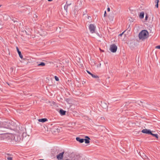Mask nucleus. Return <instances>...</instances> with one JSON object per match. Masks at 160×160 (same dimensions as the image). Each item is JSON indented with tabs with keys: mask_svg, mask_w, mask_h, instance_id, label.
Listing matches in <instances>:
<instances>
[{
	"mask_svg": "<svg viewBox=\"0 0 160 160\" xmlns=\"http://www.w3.org/2000/svg\"><path fill=\"white\" fill-rule=\"evenodd\" d=\"M91 76L92 77L94 78H99L98 76L97 75H95L92 74Z\"/></svg>",
	"mask_w": 160,
	"mask_h": 160,
	"instance_id": "f3484780",
	"label": "nucleus"
},
{
	"mask_svg": "<svg viewBox=\"0 0 160 160\" xmlns=\"http://www.w3.org/2000/svg\"><path fill=\"white\" fill-rule=\"evenodd\" d=\"M52 0H48V1H52Z\"/></svg>",
	"mask_w": 160,
	"mask_h": 160,
	"instance_id": "7c9ffc66",
	"label": "nucleus"
},
{
	"mask_svg": "<svg viewBox=\"0 0 160 160\" xmlns=\"http://www.w3.org/2000/svg\"><path fill=\"white\" fill-rule=\"evenodd\" d=\"M89 18H90V16H88V18L89 19Z\"/></svg>",
	"mask_w": 160,
	"mask_h": 160,
	"instance_id": "2f4dec72",
	"label": "nucleus"
},
{
	"mask_svg": "<svg viewBox=\"0 0 160 160\" xmlns=\"http://www.w3.org/2000/svg\"><path fill=\"white\" fill-rule=\"evenodd\" d=\"M23 140V138L19 135H15L14 136L13 140L16 142H21Z\"/></svg>",
	"mask_w": 160,
	"mask_h": 160,
	"instance_id": "f03ea898",
	"label": "nucleus"
},
{
	"mask_svg": "<svg viewBox=\"0 0 160 160\" xmlns=\"http://www.w3.org/2000/svg\"><path fill=\"white\" fill-rule=\"evenodd\" d=\"M64 152H63L62 153H59L58 155L57 156V158L58 159H61L62 158L63 155L64 153Z\"/></svg>",
	"mask_w": 160,
	"mask_h": 160,
	"instance_id": "423d86ee",
	"label": "nucleus"
},
{
	"mask_svg": "<svg viewBox=\"0 0 160 160\" xmlns=\"http://www.w3.org/2000/svg\"><path fill=\"white\" fill-rule=\"evenodd\" d=\"M45 65V63L43 62H41L40 64H38V66H44Z\"/></svg>",
	"mask_w": 160,
	"mask_h": 160,
	"instance_id": "dca6fc26",
	"label": "nucleus"
},
{
	"mask_svg": "<svg viewBox=\"0 0 160 160\" xmlns=\"http://www.w3.org/2000/svg\"><path fill=\"white\" fill-rule=\"evenodd\" d=\"M16 49H17V51L19 55V56L21 58V59H22V58H23V56L22 55V54H21V52L19 51V49L18 48V47H16Z\"/></svg>",
	"mask_w": 160,
	"mask_h": 160,
	"instance_id": "9d476101",
	"label": "nucleus"
},
{
	"mask_svg": "<svg viewBox=\"0 0 160 160\" xmlns=\"http://www.w3.org/2000/svg\"><path fill=\"white\" fill-rule=\"evenodd\" d=\"M106 11H105V12H104V17H105V15H106Z\"/></svg>",
	"mask_w": 160,
	"mask_h": 160,
	"instance_id": "c85d7f7f",
	"label": "nucleus"
},
{
	"mask_svg": "<svg viewBox=\"0 0 160 160\" xmlns=\"http://www.w3.org/2000/svg\"><path fill=\"white\" fill-rule=\"evenodd\" d=\"M101 106L104 108L106 109L108 107V105L105 102H101Z\"/></svg>",
	"mask_w": 160,
	"mask_h": 160,
	"instance_id": "6e6552de",
	"label": "nucleus"
},
{
	"mask_svg": "<svg viewBox=\"0 0 160 160\" xmlns=\"http://www.w3.org/2000/svg\"><path fill=\"white\" fill-rule=\"evenodd\" d=\"M12 156L11 154L9 153H6L5 154V157H9Z\"/></svg>",
	"mask_w": 160,
	"mask_h": 160,
	"instance_id": "6ab92c4d",
	"label": "nucleus"
},
{
	"mask_svg": "<svg viewBox=\"0 0 160 160\" xmlns=\"http://www.w3.org/2000/svg\"><path fill=\"white\" fill-rule=\"evenodd\" d=\"M152 132H153V131H151L150 135H152L153 137L156 138H158V135L157 134L153 133Z\"/></svg>",
	"mask_w": 160,
	"mask_h": 160,
	"instance_id": "ddd939ff",
	"label": "nucleus"
},
{
	"mask_svg": "<svg viewBox=\"0 0 160 160\" xmlns=\"http://www.w3.org/2000/svg\"><path fill=\"white\" fill-rule=\"evenodd\" d=\"M59 112L61 115H64L65 114L66 111L62 110V109H60L59 110Z\"/></svg>",
	"mask_w": 160,
	"mask_h": 160,
	"instance_id": "9b49d317",
	"label": "nucleus"
},
{
	"mask_svg": "<svg viewBox=\"0 0 160 160\" xmlns=\"http://www.w3.org/2000/svg\"><path fill=\"white\" fill-rule=\"evenodd\" d=\"M7 159L8 160H12V157H7Z\"/></svg>",
	"mask_w": 160,
	"mask_h": 160,
	"instance_id": "4be33fe9",
	"label": "nucleus"
},
{
	"mask_svg": "<svg viewBox=\"0 0 160 160\" xmlns=\"http://www.w3.org/2000/svg\"><path fill=\"white\" fill-rule=\"evenodd\" d=\"M68 7L66 5H65L64 6V9L66 11V12H67Z\"/></svg>",
	"mask_w": 160,
	"mask_h": 160,
	"instance_id": "aec40b11",
	"label": "nucleus"
},
{
	"mask_svg": "<svg viewBox=\"0 0 160 160\" xmlns=\"http://www.w3.org/2000/svg\"><path fill=\"white\" fill-rule=\"evenodd\" d=\"M100 49V50H101V51H102V52H104V50H101V49Z\"/></svg>",
	"mask_w": 160,
	"mask_h": 160,
	"instance_id": "c756f323",
	"label": "nucleus"
},
{
	"mask_svg": "<svg viewBox=\"0 0 160 160\" xmlns=\"http://www.w3.org/2000/svg\"><path fill=\"white\" fill-rule=\"evenodd\" d=\"M96 27L93 24H90L89 27V29L91 33H93L95 32Z\"/></svg>",
	"mask_w": 160,
	"mask_h": 160,
	"instance_id": "20e7f679",
	"label": "nucleus"
},
{
	"mask_svg": "<svg viewBox=\"0 0 160 160\" xmlns=\"http://www.w3.org/2000/svg\"><path fill=\"white\" fill-rule=\"evenodd\" d=\"M87 71V72L90 75H91V74H92V73L91 72H90L89 71Z\"/></svg>",
	"mask_w": 160,
	"mask_h": 160,
	"instance_id": "a878e982",
	"label": "nucleus"
},
{
	"mask_svg": "<svg viewBox=\"0 0 160 160\" xmlns=\"http://www.w3.org/2000/svg\"><path fill=\"white\" fill-rule=\"evenodd\" d=\"M38 121L42 122H44L47 121L48 120L46 118H43L42 119H38Z\"/></svg>",
	"mask_w": 160,
	"mask_h": 160,
	"instance_id": "f8f14e48",
	"label": "nucleus"
},
{
	"mask_svg": "<svg viewBox=\"0 0 160 160\" xmlns=\"http://www.w3.org/2000/svg\"><path fill=\"white\" fill-rule=\"evenodd\" d=\"M155 48H157V49H160V45H158V46H156L155 47Z\"/></svg>",
	"mask_w": 160,
	"mask_h": 160,
	"instance_id": "393cba45",
	"label": "nucleus"
},
{
	"mask_svg": "<svg viewBox=\"0 0 160 160\" xmlns=\"http://www.w3.org/2000/svg\"><path fill=\"white\" fill-rule=\"evenodd\" d=\"M76 140L81 143H82L84 142L83 139L81 138L80 137H77L76 138Z\"/></svg>",
	"mask_w": 160,
	"mask_h": 160,
	"instance_id": "1a4fd4ad",
	"label": "nucleus"
},
{
	"mask_svg": "<svg viewBox=\"0 0 160 160\" xmlns=\"http://www.w3.org/2000/svg\"><path fill=\"white\" fill-rule=\"evenodd\" d=\"M105 127H104L103 126H100L99 127V129H100V130H102L103 129H105Z\"/></svg>",
	"mask_w": 160,
	"mask_h": 160,
	"instance_id": "a211bd4d",
	"label": "nucleus"
},
{
	"mask_svg": "<svg viewBox=\"0 0 160 160\" xmlns=\"http://www.w3.org/2000/svg\"><path fill=\"white\" fill-rule=\"evenodd\" d=\"M71 3H68V2H66V5L68 7L69 6H70V5H71Z\"/></svg>",
	"mask_w": 160,
	"mask_h": 160,
	"instance_id": "b1692460",
	"label": "nucleus"
},
{
	"mask_svg": "<svg viewBox=\"0 0 160 160\" xmlns=\"http://www.w3.org/2000/svg\"><path fill=\"white\" fill-rule=\"evenodd\" d=\"M148 15L147 14H146V16H145V19L146 21H147L148 20Z\"/></svg>",
	"mask_w": 160,
	"mask_h": 160,
	"instance_id": "5701e85b",
	"label": "nucleus"
},
{
	"mask_svg": "<svg viewBox=\"0 0 160 160\" xmlns=\"http://www.w3.org/2000/svg\"><path fill=\"white\" fill-rule=\"evenodd\" d=\"M144 16V13L143 12H141L139 14V18L141 19L143 18Z\"/></svg>",
	"mask_w": 160,
	"mask_h": 160,
	"instance_id": "4468645a",
	"label": "nucleus"
},
{
	"mask_svg": "<svg viewBox=\"0 0 160 160\" xmlns=\"http://www.w3.org/2000/svg\"><path fill=\"white\" fill-rule=\"evenodd\" d=\"M148 32L145 30H142L139 34L138 37L140 39L142 40L147 38L148 37Z\"/></svg>",
	"mask_w": 160,
	"mask_h": 160,
	"instance_id": "f257e3e1",
	"label": "nucleus"
},
{
	"mask_svg": "<svg viewBox=\"0 0 160 160\" xmlns=\"http://www.w3.org/2000/svg\"><path fill=\"white\" fill-rule=\"evenodd\" d=\"M2 5H0V7Z\"/></svg>",
	"mask_w": 160,
	"mask_h": 160,
	"instance_id": "473e14b6",
	"label": "nucleus"
},
{
	"mask_svg": "<svg viewBox=\"0 0 160 160\" xmlns=\"http://www.w3.org/2000/svg\"><path fill=\"white\" fill-rule=\"evenodd\" d=\"M107 11L108 12H109L110 11V8H107Z\"/></svg>",
	"mask_w": 160,
	"mask_h": 160,
	"instance_id": "cd10ccee",
	"label": "nucleus"
},
{
	"mask_svg": "<svg viewBox=\"0 0 160 160\" xmlns=\"http://www.w3.org/2000/svg\"><path fill=\"white\" fill-rule=\"evenodd\" d=\"M125 32V31L123 32L122 33L119 34V36H121Z\"/></svg>",
	"mask_w": 160,
	"mask_h": 160,
	"instance_id": "bb28decb",
	"label": "nucleus"
},
{
	"mask_svg": "<svg viewBox=\"0 0 160 160\" xmlns=\"http://www.w3.org/2000/svg\"><path fill=\"white\" fill-rule=\"evenodd\" d=\"M54 78H55V80L56 81H58L59 80V79L58 78L57 76H55L54 77Z\"/></svg>",
	"mask_w": 160,
	"mask_h": 160,
	"instance_id": "412c9836",
	"label": "nucleus"
},
{
	"mask_svg": "<svg viewBox=\"0 0 160 160\" xmlns=\"http://www.w3.org/2000/svg\"><path fill=\"white\" fill-rule=\"evenodd\" d=\"M151 131L149 129H143L142 130V132L144 133L148 134H150L151 132Z\"/></svg>",
	"mask_w": 160,
	"mask_h": 160,
	"instance_id": "39448f33",
	"label": "nucleus"
},
{
	"mask_svg": "<svg viewBox=\"0 0 160 160\" xmlns=\"http://www.w3.org/2000/svg\"><path fill=\"white\" fill-rule=\"evenodd\" d=\"M159 1V0H156L155 1V2L156 4L155 5V7L157 8H158V7Z\"/></svg>",
	"mask_w": 160,
	"mask_h": 160,
	"instance_id": "2eb2a0df",
	"label": "nucleus"
},
{
	"mask_svg": "<svg viewBox=\"0 0 160 160\" xmlns=\"http://www.w3.org/2000/svg\"><path fill=\"white\" fill-rule=\"evenodd\" d=\"M85 138H86L83 139L84 142L85 141V142L86 144H88L90 142L89 140H90V138L88 136H86L85 137Z\"/></svg>",
	"mask_w": 160,
	"mask_h": 160,
	"instance_id": "0eeeda50",
	"label": "nucleus"
},
{
	"mask_svg": "<svg viewBox=\"0 0 160 160\" xmlns=\"http://www.w3.org/2000/svg\"><path fill=\"white\" fill-rule=\"evenodd\" d=\"M117 49V47L115 44L111 45L110 46V50L111 52H116Z\"/></svg>",
	"mask_w": 160,
	"mask_h": 160,
	"instance_id": "7ed1b4c3",
	"label": "nucleus"
}]
</instances>
